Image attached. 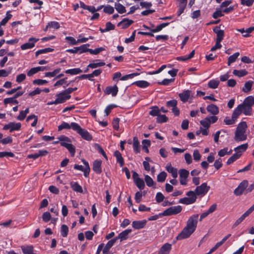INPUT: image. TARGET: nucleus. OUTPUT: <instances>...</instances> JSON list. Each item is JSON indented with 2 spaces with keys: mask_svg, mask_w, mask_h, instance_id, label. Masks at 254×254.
<instances>
[{
  "mask_svg": "<svg viewBox=\"0 0 254 254\" xmlns=\"http://www.w3.org/2000/svg\"><path fill=\"white\" fill-rule=\"evenodd\" d=\"M182 210V207L181 205L171 206L165 210L163 212L160 213V215L163 216L177 215Z\"/></svg>",
  "mask_w": 254,
  "mask_h": 254,
  "instance_id": "20e7f679",
  "label": "nucleus"
},
{
  "mask_svg": "<svg viewBox=\"0 0 254 254\" xmlns=\"http://www.w3.org/2000/svg\"><path fill=\"white\" fill-rule=\"evenodd\" d=\"M166 170L171 173L174 178H176L178 176V172L177 169L173 167L171 164H168L166 166Z\"/></svg>",
  "mask_w": 254,
  "mask_h": 254,
  "instance_id": "412c9836",
  "label": "nucleus"
},
{
  "mask_svg": "<svg viewBox=\"0 0 254 254\" xmlns=\"http://www.w3.org/2000/svg\"><path fill=\"white\" fill-rule=\"evenodd\" d=\"M164 198L165 197L162 193L158 192L156 194L155 200L157 203H160L163 201Z\"/></svg>",
  "mask_w": 254,
  "mask_h": 254,
  "instance_id": "bf43d9fd",
  "label": "nucleus"
},
{
  "mask_svg": "<svg viewBox=\"0 0 254 254\" xmlns=\"http://www.w3.org/2000/svg\"><path fill=\"white\" fill-rule=\"evenodd\" d=\"M105 65V63L103 62L90 63L88 65V68H96L98 67L103 66Z\"/></svg>",
  "mask_w": 254,
  "mask_h": 254,
  "instance_id": "49530a36",
  "label": "nucleus"
},
{
  "mask_svg": "<svg viewBox=\"0 0 254 254\" xmlns=\"http://www.w3.org/2000/svg\"><path fill=\"white\" fill-rule=\"evenodd\" d=\"M103 11L105 13L111 14L114 12V8L110 5L104 6Z\"/></svg>",
  "mask_w": 254,
  "mask_h": 254,
  "instance_id": "13d9d810",
  "label": "nucleus"
},
{
  "mask_svg": "<svg viewBox=\"0 0 254 254\" xmlns=\"http://www.w3.org/2000/svg\"><path fill=\"white\" fill-rule=\"evenodd\" d=\"M72 129L76 131L84 139L87 141L92 140V135L87 130L81 128L77 123L74 122L72 123Z\"/></svg>",
  "mask_w": 254,
  "mask_h": 254,
  "instance_id": "7ed1b4c3",
  "label": "nucleus"
},
{
  "mask_svg": "<svg viewBox=\"0 0 254 254\" xmlns=\"http://www.w3.org/2000/svg\"><path fill=\"white\" fill-rule=\"evenodd\" d=\"M115 8L119 13L122 14L126 12V7L119 2L115 3Z\"/></svg>",
  "mask_w": 254,
  "mask_h": 254,
  "instance_id": "2f4dec72",
  "label": "nucleus"
},
{
  "mask_svg": "<svg viewBox=\"0 0 254 254\" xmlns=\"http://www.w3.org/2000/svg\"><path fill=\"white\" fill-rule=\"evenodd\" d=\"M117 238L113 239L109 241L106 244V245L103 247V251H105L106 252H109V250L114 245L115 243L116 242Z\"/></svg>",
  "mask_w": 254,
  "mask_h": 254,
  "instance_id": "7c9ffc66",
  "label": "nucleus"
},
{
  "mask_svg": "<svg viewBox=\"0 0 254 254\" xmlns=\"http://www.w3.org/2000/svg\"><path fill=\"white\" fill-rule=\"evenodd\" d=\"M200 124L203 127L206 128H209L210 126V124L208 120V118H207L206 117L204 119L200 121Z\"/></svg>",
  "mask_w": 254,
  "mask_h": 254,
  "instance_id": "5fc2aeb1",
  "label": "nucleus"
},
{
  "mask_svg": "<svg viewBox=\"0 0 254 254\" xmlns=\"http://www.w3.org/2000/svg\"><path fill=\"white\" fill-rule=\"evenodd\" d=\"M166 177H167L166 173L163 171L158 175L157 181L159 182H163L165 181Z\"/></svg>",
  "mask_w": 254,
  "mask_h": 254,
  "instance_id": "864d4df0",
  "label": "nucleus"
},
{
  "mask_svg": "<svg viewBox=\"0 0 254 254\" xmlns=\"http://www.w3.org/2000/svg\"><path fill=\"white\" fill-rule=\"evenodd\" d=\"M240 157L239 153H235L227 161V164L230 165Z\"/></svg>",
  "mask_w": 254,
  "mask_h": 254,
  "instance_id": "c03bdc74",
  "label": "nucleus"
},
{
  "mask_svg": "<svg viewBox=\"0 0 254 254\" xmlns=\"http://www.w3.org/2000/svg\"><path fill=\"white\" fill-rule=\"evenodd\" d=\"M239 52H236L234 53L233 55L230 56L228 59V65L229 66L232 63H234L236 61V59L238 58V57L239 56Z\"/></svg>",
  "mask_w": 254,
  "mask_h": 254,
  "instance_id": "c9c22d12",
  "label": "nucleus"
},
{
  "mask_svg": "<svg viewBox=\"0 0 254 254\" xmlns=\"http://www.w3.org/2000/svg\"><path fill=\"white\" fill-rule=\"evenodd\" d=\"M48 83V81L46 80L37 79L34 80L33 81V83L34 84L38 85H42L46 84Z\"/></svg>",
  "mask_w": 254,
  "mask_h": 254,
  "instance_id": "69168bd1",
  "label": "nucleus"
},
{
  "mask_svg": "<svg viewBox=\"0 0 254 254\" xmlns=\"http://www.w3.org/2000/svg\"><path fill=\"white\" fill-rule=\"evenodd\" d=\"M248 186V181L247 180L243 181L238 186V187L235 189L234 191V194L237 196H239L242 194L244 192V190L247 189V188Z\"/></svg>",
  "mask_w": 254,
  "mask_h": 254,
  "instance_id": "9d476101",
  "label": "nucleus"
},
{
  "mask_svg": "<svg viewBox=\"0 0 254 254\" xmlns=\"http://www.w3.org/2000/svg\"><path fill=\"white\" fill-rule=\"evenodd\" d=\"M254 82L249 80L245 82L244 86L242 88V91L245 93H248L252 90V87Z\"/></svg>",
  "mask_w": 254,
  "mask_h": 254,
  "instance_id": "bb28decb",
  "label": "nucleus"
},
{
  "mask_svg": "<svg viewBox=\"0 0 254 254\" xmlns=\"http://www.w3.org/2000/svg\"><path fill=\"white\" fill-rule=\"evenodd\" d=\"M133 84H134L140 88H144L149 86L150 83L145 80H139L134 82Z\"/></svg>",
  "mask_w": 254,
  "mask_h": 254,
  "instance_id": "c85d7f7f",
  "label": "nucleus"
},
{
  "mask_svg": "<svg viewBox=\"0 0 254 254\" xmlns=\"http://www.w3.org/2000/svg\"><path fill=\"white\" fill-rule=\"evenodd\" d=\"M51 218V215L50 212H45L43 213V215H42V219H43V220L45 222H48L49 221H50Z\"/></svg>",
  "mask_w": 254,
  "mask_h": 254,
  "instance_id": "338daca9",
  "label": "nucleus"
},
{
  "mask_svg": "<svg viewBox=\"0 0 254 254\" xmlns=\"http://www.w3.org/2000/svg\"><path fill=\"white\" fill-rule=\"evenodd\" d=\"M233 73L235 76L238 77H243L246 75L248 74V71L245 69L243 70H237L235 69L233 71Z\"/></svg>",
  "mask_w": 254,
  "mask_h": 254,
  "instance_id": "e433bc0d",
  "label": "nucleus"
},
{
  "mask_svg": "<svg viewBox=\"0 0 254 254\" xmlns=\"http://www.w3.org/2000/svg\"><path fill=\"white\" fill-rule=\"evenodd\" d=\"M59 141L62 146L65 147L68 144H70V139L65 136L62 135L59 137Z\"/></svg>",
  "mask_w": 254,
  "mask_h": 254,
  "instance_id": "a878e982",
  "label": "nucleus"
},
{
  "mask_svg": "<svg viewBox=\"0 0 254 254\" xmlns=\"http://www.w3.org/2000/svg\"><path fill=\"white\" fill-rule=\"evenodd\" d=\"M115 28V26L114 25L110 22H108L106 24V28L105 29L100 28V30L102 33H104L110 30H114Z\"/></svg>",
  "mask_w": 254,
  "mask_h": 254,
  "instance_id": "f704fd0d",
  "label": "nucleus"
},
{
  "mask_svg": "<svg viewBox=\"0 0 254 254\" xmlns=\"http://www.w3.org/2000/svg\"><path fill=\"white\" fill-rule=\"evenodd\" d=\"M86 50H87L86 52H89L91 54L96 55L98 54L101 52L105 50V49L103 47H100L98 48H96L94 50H93L91 49H89V48H88V47H87Z\"/></svg>",
  "mask_w": 254,
  "mask_h": 254,
  "instance_id": "58836bf2",
  "label": "nucleus"
},
{
  "mask_svg": "<svg viewBox=\"0 0 254 254\" xmlns=\"http://www.w3.org/2000/svg\"><path fill=\"white\" fill-rule=\"evenodd\" d=\"M114 155L116 158L117 162L120 164V167H123L124 165V160L120 151L118 150L115 151Z\"/></svg>",
  "mask_w": 254,
  "mask_h": 254,
  "instance_id": "393cba45",
  "label": "nucleus"
},
{
  "mask_svg": "<svg viewBox=\"0 0 254 254\" xmlns=\"http://www.w3.org/2000/svg\"><path fill=\"white\" fill-rule=\"evenodd\" d=\"M133 23V21L128 18H124L120 21L118 24V26H122V29H126L129 27Z\"/></svg>",
  "mask_w": 254,
  "mask_h": 254,
  "instance_id": "6ab92c4d",
  "label": "nucleus"
},
{
  "mask_svg": "<svg viewBox=\"0 0 254 254\" xmlns=\"http://www.w3.org/2000/svg\"><path fill=\"white\" fill-rule=\"evenodd\" d=\"M3 103L5 105H7L8 104H18V101L12 97L5 98L3 100Z\"/></svg>",
  "mask_w": 254,
  "mask_h": 254,
  "instance_id": "a18cd8bd",
  "label": "nucleus"
},
{
  "mask_svg": "<svg viewBox=\"0 0 254 254\" xmlns=\"http://www.w3.org/2000/svg\"><path fill=\"white\" fill-rule=\"evenodd\" d=\"M247 125L246 122H242L238 125L236 128L234 139L237 142H240L246 140L247 138L246 129Z\"/></svg>",
  "mask_w": 254,
  "mask_h": 254,
  "instance_id": "f03ea898",
  "label": "nucleus"
},
{
  "mask_svg": "<svg viewBox=\"0 0 254 254\" xmlns=\"http://www.w3.org/2000/svg\"><path fill=\"white\" fill-rule=\"evenodd\" d=\"M174 78H171V79H164L161 82H158V84L159 85H169L171 82H173L174 81Z\"/></svg>",
  "mask_w": 254,
  "mask_h": 254,
  "instance_id": "052dcab7",
  "label": "nucleus"
},
{
  "mask_svg": "<svg viewBox=\"0 0 254 254\" xmlns=\"http://www.w3.org/2000/svg\"><path fill=\"white\" fill-rule=\"evenodd\" d=\"M70 97L71 96L70 95H67V94L65 92V91L64 90V91L60 92L57 95L56 102L58 103V104L63 103L66 100L69 99Z\"/></svg>",
  "mask_w": 254,
  "mask_h": 254,
  "instance_id": "f8f14e48",
  "label": "nucleus"
},
{
  "mask_svg": "<svg viewBox=\"0 0 254 254\" xmlns=\"http://www.w3.org/2000/svg\"><path fill=\"white\" fill-rule=\"evenodd\" d=\"M14 155L13 153L11 152H0V158H3L4 157H14Z\"/></svg>",
  "mask_w": 254,
  "mask_h": 254,
  "instance_id": "e2e57ef3",
  "label": "nucleus"
},
{
  "mask_svg": "<svg viewBox=\"0 0 254 254\" xmlns=\"http://www.w3.org/2000/svg\"><path fill=\"white\" fill-rule=\"evenodd\" d=\"M236 120L235 119H233L231 117V118H230L228 117H226L224 119V123L226 125H232L235 123Z\"/></svg>",
  "mask_w": 254,
  "mask_h": 254,
  "instance_id": "6e6d98bb",
  "label": "nucleus"
},
{
  "mask_svg": "<svg viewBox=\"0 0 254 254\" xmlns=\"http://www.w3.org/2000/svg\"><path fill=\"white\" fill-rule=\"evenodd\" d=\"M193 159L195 161H199L201 158V155L198 150H194L193 152Z\"/></svg>",
  "mask_w": 254,
  "mask_h": 254,
  "instance_id": "774afa93",
  "label": "nucleus"
},
{
  "mask_svg": "<svg viewBox=\"0 0 254 254\" xmlns=\"http://www.w3.org/2000/svg\"><path fill=\"white\" fill-rule=\"evenodd\" d=\"M89 47V44H83L79 47H74L73 49H69L66 50V52L69 53L81 54L86 52V48Z\"/></svg>",
  "mask_w": 254,
  "mask_h": 254,
  "instance_id": "1a4fd4ad",
  "label": "nucleus"
},
{
  "mask_svg": "<svg viewBox=\"0 0 254 254\" xmlns=\"http://www.w3.org/2000/svg\"><path fill=\"white\" fill-rule=\"evenodd\" d=\"M72 128V123L70 125H69L68 123L66 122H63L61 125L59 126L58 127V130L60 131L64 129H70Z\"/></svg>",
  "mask_w": 254,
  "mask_h": 254,
  "instance_id": "79ce46f5",
  "label": "nucleus"
},
{
  "mask_svg": "<svg viewBox=\"0 0 254 254\" xmlns=\"http://www.w3.org/2000/svg\"><path fill=\"white\" fill-rule=\"evenodd\" d=\"M21 248L24 254H31L33 253L34 249L32 246H21Z\"/></svg>",
  "mask_w": 254,
  "mask_h": 254,
  "instance_id": "72a5a7b5",
  "label": "nucleus"
},
{
  "mask_svg": "<svg viewBox=\"0 0 254 254\" xmlns=\"http://www.w3.org/2000/svg\"><path fill=\"white\" fill-rule=\"evenodd\" d=\"M104 92L107 95L111 94L112 96L115 97L118 92V88L116 85L113 86H107L104 90Z\"/></svg>",
  "mask_w": 254,
  "mask_h": 254,
  "instance_id": "4468645a",
  "label": "nucleus"
},
{
  "mask_svg": "<svg viewBox=\"0 0 254 254\" xmlns=\"http://www.w3.org/2000/svg\"><path fill=\"white\" fill-rule=\"evenodd\" d=\"M242 113H243L242 110L241 106L239 105L233 111L232 117L233 119H235L236 120Z\"/></svg>",
  "mask_w": 254,
  "mask_h": 254,
  "instance_id": "cd10ccee",
  "label": "nucleus"
},
{
  "mask_svg": "<svg viewBox=\"0 0 254 254\" xmlns=\"http://www.w3.org/2000/svg\"><path fill=\"white\" fill-rule=\"evenodd\" d=\"M38 38L31 37L28 39V42L22 44L20 48L22 50H25L33 48L35 43L39 41Z\"/></svg>",
  "mask_w": 254,
  "mask_h": 254,
  "instance_id": "9b49d317",
  "label": "nucleus"
},
{
  "mask_svg": "<svg viewBox=\"0 0 254 254\" xmlns=\"http://www.w3.org/2000/svg\"><path fill=\"white\" fill-rule=\"evenodd\" d=\"M61 68H58L56 69H55L52 72H46L45 73V77H54L55 76H56L58 73H59L61 71Z\"/></svg>",
  "mask_w": 254,
  "mask_h": 254,
  "instance_id": "3c124183",
  "label": "nucleus"
},
{
  "mask_svg": "<svg viewBox=\"0 0 254 254\" xmlns=\"http://www.w3.org/2000/svg\"><path fill=\"white\" fill-rule=\"evenodd\" d=\"M134 183L139 190H143L145 187L144 181L141 178L137 179Z\"/></svg>",
  "mask_w": 254,
  "mask_h": 254,
  "instance_id": "de8ad7c7",
  "label": "nucleus"
},
{
  "mask_svg": "<svg viewBox=\"0 0 254 254\" xmlns=\"http://www.w3.org/2000/svg\"><path fill=\"white\" fill-rule=\"evenodd\" d=\"M21 124L20 123L10 122L4 126L3 130H9V132L18 131L21 129Z\"/></svg>",
  "mask_w": 254,
  "mask_h": 254,
  "instance_id": "6e6552de",
  "label": "nucleus"
},
{
  "mask_svg": "<svg viewBox=\"0 0 254 254\" xmlns=\"http://www.w3.org/2000/svg\"><path fill=\"white\" fill-rule=\"evenodd\" d=\"M168 119L165 115H159L156 118V122L158 123L161 124L163 123H166L167 122Z\"/></svg>",
  "mask_w": 254,
  "mask_h": 254,
  "instance_id": "a19ab883",
  "label": "nucleus"
},
{
  "mask_svg": "<svg viewBox=\"0 0 254 254\" xmlns=\"http://www.w3.org/2000/svg\"><path fill=\"white\" fill-rule=\"evenodd\" d=\"M146 222V220L134 221L132 223V226L135 229H140L145 226Z\"/></svg>",
  "mask_w": 254,
  "mask_h": 254,
  "instance_id": "dca6fc26",
  "label": "nucleus"
},
{
  "mask_svg": "<svg viewBox=\"0 0 254 254\" xmlns=\"http://www.w3.org/2000/svg\"><path fill=\"white\" fill-rule=\"evenodd\" d=\"M160 114V109L157 106H154L151 108L149 114L152 116H158Z\"/></svg>",
  "mask_w": 254,
  "mask_h": 254,
  "instance_id": "8fccbe9b",
  "label": "nucleus"
},
{
  "mask_svg": "<svg viewBox=\"0 0 254 254\" xmlns=\"http://www.w3.org/2000/svg\"><path fill=\"white\" fill-rule=\"evenodd\" d=\"M248 147V144L247 143L240 145L234 148V151L236 152V153H239L240 156L242 154V153L245 151Z\"/></svg>",
  "mask_w": 254,
  "mask_h": 254,
  "instance_id": "5701e85b",
  "label": "nucleus"
},
{
  "mask_svg": "<svg viewBox=\"0 0 254 254\" xmlns=\"http://www.w3.org/2000/svg\"><path fill=\"white\" fill-rule=\"evenodd\" d=\"M54 51V49L51 48H46L43 49H40L37 51L35 53L36 56L42 54H45L49 52H52Z\"/></svg>",
  "mask_w": 254,
  "mask_h": 254,
  "instance_id": "37998d69",
  "label": "nucleus"
},
{
  "mask_svg": "<svg viewBox=\"0 0 254 254\" xmlns=\"http://www.w3.org/2000/svg\"><path fill=\"white\" fill-rule=\"evenodd\" d=\"M144 180L146 183V185L149 187H153L154 182L153 179L148 175H144Z\"/></svg>",
  "mask_w": 254,
  "mask_h": 254,
  "instance_id": "ea45409f",
  "label": "nucleus"
},
{
  "mask_svg": "<svg viewBox=\"0 0 254 254\" xmlns=\"http://www.w3.org/2000/svg\"><path fill=\"white\" fill-rule=\"evenodd\" d=\"M171 249V244L166 243L161 247L158 254H170Z\"/></svg>",
  "mask_w": 254,
  "mask_h": 254,
  "instance_id": "2eb2a0df",
  "label": "nucleus"
},
{
  "mask_svg": "<svg viewBox=\"0 0 254 254\" xmlns=\"http://www.w3.org/2000/svg\"><path fill=\"white\" fill-rule=\"evenodd\" d=\"M210 189L206 183H202L200 186H197L195 189L196 195L203 196L205 195Z\"/></svg>",
  "mask_w": 254,
  "mask_h": 254,
  "instance_id": "0eeeda50",
  "label": "nucleus"
},
{
  "mask_svg": "<svg viewBox=\"0 0 254 254\" xmlns=\"http://www.w3.org/2000/svg\"><path fill=\"white\" fill-rule=\"evenodd\" d=\"M178 102L176 100L173 99L168 101L166 102V106L167 107L174 108L177 106Z\"/></svg>",
  "mask_w": 254,
  "mask_h": 254,
  "instance_id": "4d7b16f0",
  "label": "nucleus"
},
{
  "mask_svg": "<svg viewBox=\"0 0 254 254\" xmlns=\"http://www.w3.org/2000/svg\"><path fill=\"white\" fill-rule=\"evenodd\" d=\"M101 164V160H96L93 162V170L96 174H99L102 172Z\"/></svg>",
  "mask_w": 254,
  "mask_h": 254,
  "instance_id": "a211bd4d",
  "label": "nucleus"
},
{
  "mask_svg": "<svg viewBox=\"0 0 254 254\" xmlns=\"http://www.w3.org/2000/svg\"><path fill=\"white\" fill-rule=\"evenodd\" d=\"M196 197H183L179 200V202L186 205L191 204L195 202Z\"/></svg>",
  "mask_w": 254,
  "mask_h": 254,
  "instance_id": "aec40b11",
  "label": "nucleus"
},
{
  "mask_svg": "<svg viewBox=\"0 0 254 254\" xmlns=\"http://www.w3.org/2000/svg\"><path fill=\"white\" fill-rule=\"evenodd\" d=\"M68 228L65 225L63 224L62 225L61 228V234L63 237H66L68 234Z\"/></svg>",
  "mask_w": 254,
  "mask_h": 254,
  "instance_id": "09e8293b",
  "label": "nucleus"
},
{
  "mask_svg": "<svg viewBox=\"0 0 254 254\" xmlns=\"http://www.w3.org/2000/svg\"><path fill=\"white\" fill-rule=\"evenodd\" d=\"M39 72L38 68L37 67H33L31 68L27 73L28 76H32L34 74L38 73Z\"/></svg>",
  "mask_w": 254,
  "mask_h": 254,
  "instance_id": "0e129e2a",
  "label": "nucleus"
},
{
  "mask_svg": "<svg viewBox=\"0 0 254 254\" xmlns=\"http://www.w3.org/2000/svg\"><path fill=\"white\" fill-rule=\"evenodd\" d=\"M194 93L190 90H185L182 93L179 94V96L181 101L183 103H186L190 100H192L193 98Z\"/></svg>",
  "mask_w": 254,
  "mask_h": 254,
  "instance_id": "423d86ee",
  "label": "nucleus"
},
{
  "mask_svg": "<svg viewBox=\"0 0 254 254\" xmlns=\"http://www.w3.org/2000/svg\"><path fill=\"white\" fill-rule=\"evenodd\" d=\"M133 148L136 153L140 152L139 142L137 137H134L133 138Z\"/></svg>",
  "mask_w": 254,
  "mask_h": 254,
  "instance_id": "c756f323",
  "label": "nucleus"
},
{
  "mask_svg": "<svg viewBox=\"0 0 254 254\" xmlns=\"http://www.w3.org/2000/svg\"><path fill=\"white\" fill-rule=\"evenodd\" d=\"M180 178L187 179L189 175V172L186 169H180L179 171Z\"/></svg>",
  "mask_w": 254,
  "mask_h": 254,
  "instance_id": "603ef678",
  "label": "nucleus"
},
{
  "mask_svg": "<svg viewBox=\"0 0 254 254\" xmlns=\"http://www.w3.org/2000/svg\"><path fill=\"white\" fill-rule=\"evenodd\" d=\"M206 110L208 112L212 115H216L219 112L218 107L213 104L208 105L207 106Z\"/></svg>",
  "mask_w": 254,
  "mask_h": 254,
  "instance_id": "f3484780",
  "label": "nucleus"
},
{
  "mask_svg": "<svg viewBox=\"0 0 254 254\" xmlns=\"http://www.w3.org/2000/svg\"><path fill=\"white\" fill-rule=\"evenodd\" d=\"M219 81L215 79L210 80L208 83V86L211 89H215L218 87Z\"/></svg>",
  "mask_w": 254,
  "mask_h": 254,
  "instance_id": "4c0bfd02",
  "label": "nucleus"
},
{
  "mask_svg": "<svg viewBox=\"0 0 254 254\" xmlns=\"http://www.w3.org/2000/svg\"><path fill=\"white\" fill-rule=\"evenodd\" d=\"M82 72V70L79 68H74L72 69H67L65 71V73L66 74H69L70 75H76L79 74Z\"/></svg>",
  "mask_w": 254,
  "mask_h": 254,
  "instance_id": "473e14b6",
  "label": "nucleus"
},
{
  "mask_svg": "<svg viewBox=\"0 0 254 254\" xmlns=\"http://www.w3.org/2000/svg\"><path fill=\"white\" fill-rule=\"evenodd\" d=\"M214 32L216 33L217 37L216 41L221 42L223 40L224 37V30L220 29V26H216L213 29Z\"/></svg>",
  "mask_w": 254,
  "mask_h": 254,
  "instance_id": "ddd939ff",
  "label": "nucleus"
},
{
  "mask_svg": "<svg viewBox=\"0 0 254 254\" xmlns=\"http://www.w3.org/2000/svg\"><path fill=\"white\" fill-rule=\"evenodd\" d=\"M198 216V214H196L191 215L189 218L186 226L177 236V240H180L187 239L195 231L197 227Z\"/></svg>",
  "mask_w": 254,
  "mask_h": 254,
  "instance_id": "f257e3e1",
  "label": "nucleus"
},
{
  "mask_svg": "<svg viewBox=\"0 0 254 254\" xmlns=\"http://www.w3.org/2000/svg\"><path fill=\"white\" fill-rule=\"evenodd\" d=\"M65 148L69 151L71 155L74 156L75 155V147L72 144H68Z\"/></svg>",
  "mask_w": 254,
  "mask_h": 254,
  "instance_id": "680f3d73",
  "label": "nucleus"
},
{
  "mask_svg": "<svg viewBox=\"0 0 254 254\" xmlns=\"http://www.w3.org/2000/svg\"><path fill=\"white\" fill-rule=\"evenodd\" d=\"M70 186L72 189L77 192L82 193L83 189L81 186H80L77 182H71Z\"/></svg>",
  "mask_w": 254,
  "mask_h": 254,
  "instance_id": "b1692460",
  "label": "nucleus"
},
{
  "mask_svg": "<svg viewBox=\"0 0 254 254\" xmlns=\"http://www.w3.org/2000/svg\"><path fill=\"white\" fill-rule=\"evenodd\" d=\"M132 231L131 229H126L124 230V231L121 232L118 237H116V238L120 239L121 241H122L123 240H127L128 234L131 233Z\"/></svg>",
  "mask_w": 254,
  "mask_h": 254,
  "instance_id": "4be33fe9",
  "label": "nucleus"
},
{
  "mask_svg": "<svg viewBox=\"0 0 254 254\" xmlns=\"http://www.w3.org/2000/svg\"><path fill=\"white\" fill-rule=\"evenodd\" d=\"M169 23H163L161 24L158 25L156 26V27L154 29H152L151 30V32H142V31H139L138 32V34L142 35H145V36H148L150 37H153L154 34L153 33H156L159 32L160 31L162 30V29L167 26L169 25Z\"/></svg>",
  "mask_w": 254,
  "mask_h": 254,
  "instance_id": "39448f33",
  "label": "nucleus"
}]
</instances>
